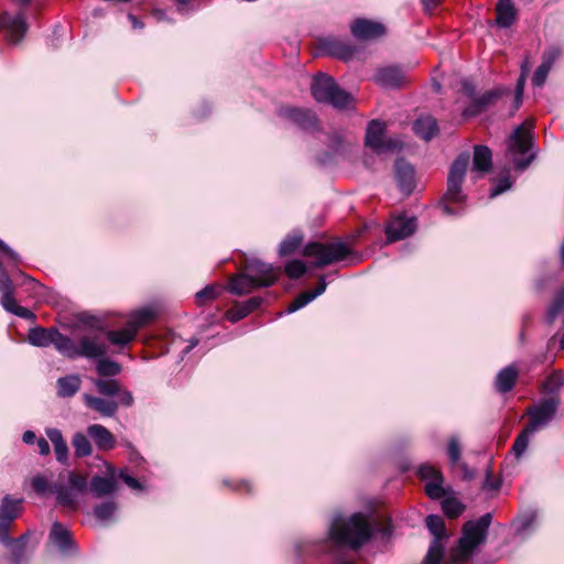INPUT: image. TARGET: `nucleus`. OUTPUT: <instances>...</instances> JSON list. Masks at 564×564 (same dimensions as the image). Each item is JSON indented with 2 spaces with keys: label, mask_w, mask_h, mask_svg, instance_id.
<instances>
[{
  "label": "nucleus",
  "mask_w": 564,
  "mask_h": 564,
  "mask_svg": "<svg viewBox=\"0 0 564 564\" xmlns=\"http://www.w3.org/2000/svg\"><path fill=\"white\" fill-rule=\"evenodd\" d=\"M375 534L369 514L356 512L350 516L335 513L329 522L327 535L319 540H305L296 544L301 555L332 553L334 549L357 551L367 544Z\"/></svg>",
  "instance_id": "obj_1"
},
{
  "label": "nucleus",
  "mask_w": 564,
  "mask_h": 564,
  "mask_svg": "<svg viewBox=\"0 0 564 564\" xmlns=\"http://www.w3.org/2000/svg\"><path fill=\"white\" fill-rule=\"evenodd\" d=\"M30 486L39 497L54 494L58 505L76 509L77 496L86 491L87 477L76 471L61 473L58 482L51 485L44 474H36L30 479Z\"/></svg>",
  "instance_id": "obj_2"
},
{
  "label": "nucleus",
  "mask_w": 564,
  "mask_h": 564,
  "mask_svg": "<svg viewBox=\"0 0 564 564\" xmlns=\"http://www.w3.org/2000/svg\"><path fill=\"white\" fill-rule=\"evenodd\" d=\"M247 273L231 276L228 291L235 295H245L259 288H268L279 279L280 271L272 264L257 259L248 260Z\"/></svg>",
  "instance_id": "obj_3"
},
{
  "label": "nucleus",
  "mask_w": 564,
  "mask_h": 564,
  "mask_svg": "<svg viewBox=\"0 0 564 564\" xmlns=\"http://www.w3.org/2000/svg\"><path fill=\"white\" fill-rule=\"evenodd\" d=\"M419 476L425 481V494L432 499H441L444 513L452 519L459 517L465 506L455 497H452L453 489L444 486V478L440 469L432 465H421L417 470Z\"/></svg>",
  "instance_id": "obj_4"
},
{
  "label": "nucleus",
  "mask_w": 564,
  "mask_h": 564,
  "mask_svg": "<svg viewBox=\"0 0 564 564\" xmlns=\"http://www.w3.org/2000/svg\"><path fill=\"white\" fill-rule=\"evenodd\" d=\"M311 91L317 102L328 104L337 109L348 108L354 100L349 93L341 89L335 79L325 73H318L313 77Z\"/></svg>",
  "instance_id": "obj_5"
},
{
  "label": "nucleus",
  "mask_w": 564,
  "mask_h": 564,
  "mask_svg": "<svg viewBox=\"0 0 564 564\" xmlns=\"http://www.w3.org/2000/svg\"><path fill=\"white\" fill-rule=\"evenodd\" d=\"M531 128L532 123L529 121L518 126L507 142L514 169L519 171L525 170L535 158V154L530 152L532 148Z\"/></svg>",
  "instance_id": "obj_6"
},
{
  "label": "nucleus",
  "mask_w": 564,
  "mask_h": 564,
  "mask_svg": "<svg viewBox=\"0 0 564 564\" xmlns=\"http://www.w3.org/2000/svg\"><path fill=\"white\" fill-rule=\"evenodd\" d=\"M490 523L491 513H485L479 519L465 523L458 551L455 555V563L465 562L473 551L485 541Z\"/></svg>",
  "instance_id": "obj_7"
},
{
  "label": "nucleus",
  "mask_w": 564,
  "mask_h": 564,
  "mask_svg": "<svg viewBox=\"0 0 564 564\" xmlns=\"http://www.w3.org/2000/svg\"><path fill=\"white\" fill-rule=\"evenodd\" d=\"M469 165V154L462 153L453 162L447 176V188L444 194L443 212L447 215H454L455 212L448 204L462 203L465 199V195L462 192V185L465 180L466 171Z\"/></svg>",
  "instance_id": "obj_8"
},
{
  "label": "nucleus",
  "mask_w": 564,
  "mask_h": 564,
  "mask_svg": "<svg viewBox=\"0 0 564 564\" xmlns=\"http://www.w3.org/2000/svg\"><path fill=\"white\" fill-rule=\"evenodd\" d=\"M350 252L349 246L339 240L330 243L311 242L304 248V254L315 258L314 264L318 268L344 260Z\"/></svg>",
  "instance_id": "obj_9"
},
{
  "label": "nucleus",
  "mask_w": 564,
  "mask_h": 564,
  "mask_svg": "<svg viewBox=\"0 0 564 564\" xmlns=\"http://www.w3.org/2000/svg\"><path fill=\"white\" fill-rule=\"evenodd\" d=\"M365 144L378 154L393 152L402 148L401 141L386 137V124L379 120H371L368 123Z\"/></svg>",
  "instance_id": "obj_10"
},
{
  "label": "nucleus",
  "mask_w": 564,
  "mask_h": 564,
  "mask_svg": "<svg viewBox=\"0 0 564 564\" xmlns=\"http://www.w3.org/2000/svg\"><path fill=\"white\" fill-rule=\"evenodd\" d=\"M560 405V399L552 397L541 400L534 406L528 409L530 421L527 425L529 432H536L545 427L554 419Z\"/></svg>",
  "instance_id": "obj_11"
},
{
  "label": "nucleus",
  "mask_w": 564,
  "mask_h": 564,
  "mask_svg": "<svg viewBox=\"0 0 564 564\" xmlns=\"http://www.w3.org/2000/svg\"><path fill=\"white\" fill-rule=\"evenodd\" d=\"M425 523L430 532L434 535V539L430 544L422 564H441L444 554V546L441 542V539L445 536L444 521L437 514H430L426 517Z\"/></svg>",
  "instance_id": "obj_12"
},
{
  "label": "nucleus",
  "mask_w": 564,
  "mask_h": 564,
  "mask_svg": "<svg viewBox=\"0 0 564 564\" xmlns=\"http://www.w3.org/2000/svg\"><path fill=\"white\" fill-rule=\"evenodd\" d=\"M278 116L304 131L318 130V120L312 110L285 106L278 110Z\"/></svg>",
  "instance_id": "obj_13"
},
{
  "label": "nucleus",
  "mask_w": 564,
  "mask_h": 564,
  "mask_svg": "<svg viewBox=\"0 0 564 564\" xmlns=\"http://www.w3.org/2000/svg\"><path fill=\"white\" fill-rule=\"evenodd\" d=\"M0 292L2 294L1 305L7 311L19 317L29 319L34 315L33 313L23 306H20L13 297V284L9 275L4 270L0 272Z\"/></svg>",
  "instance_id": "obj_14"
},
{
  "label": "nucleus",
  "mask_w": 564,
  "mask_h": 564,
  "mask_svg": "<svg viewBox=\"0 0 564 564\" xmlns=\"http://www.w3.org/2000/svg\"><path fill=\"white\" fill-rule=\"evenodd\" d=\"M107 476H93L89 484L87 482V489L94 498H102L110 496L117 491V469L112 465H107Z\"/></svg>",
  "instance_id": "obj_15"
},
{
  "label": "nucleus",
  "mask_w": 564,
  "mask_h": 564,
  "mask_svg": "<svg viewBox=\"0 0 564 564\" xmlns=\"http://www.w3.org/2000/svg\"><path fill=\"white\" fill-rule=\"evenodd\" d=\"M94 386L97 392L107 398L118 397V401L123 406H131L134 402L132 393L122 389L121 384L116 379H96Z\"/></svg>",
  "instance_id": "obj_16"
},
{
  "label": "nucleus",
  "mask_w": 564,
  "mask_h": 564,
  "mask_svg": "<svg viewBox=\"0 0 564 564\" xmlns=\"http://www.w3.org/2000/svg\"><path fill=\"white\" fill-rule=\"evenodd\" d=\"M0 29L6 30L7 39L11 44H18L24 37L28 30L24 14L11 15L4 12L0 17Z\"/></svg>",
  "instance_id": "obj_17"
},
{
  "label": "nucleus",
  "mask_w": 564,
  "mask_h": 564,
  "mask_svg": "<svg viewBox=\"0 0 564 564\" xmlns=\"http://www.w3.org/2000/svg\"><path fill=\"white\" fill-rule=\"evenodd\" d=\"M416 229L415 217L398 216L393 218L386 227L388 242L404 239L411 236Z\"/></svg>",
  "instance_id": "obj_18"
},
{
  "label": "nucleus",
  "mask_w": 564,
  "mask_h": 564,
  "mask_svg": "<svg viewBox=\"0 0 564 564\" xmlns=\"http://www.w3.org/2000/svg\"><path fill=\"white\" fill-rule=\"evenodd\" d=\"M503 93L502 89H492L484 93L479 97L473 98L470 104L463 110V116L470 118L481 113L487 108L495 105Z\"/></svg>",
  "instance_id": "obj_19"
},
{
  "label": "nucleus",
  "mask_w": 564,
  "mask_h": 564,
  "mask_svg": "<svg viewBox=\"0 0 564 564\" xmlns=\"http://www.w3.org/2000/svg\"><path fill=\"white\" fill-rule=\"evenodd\" d=\"M350 29L352 35L359 40H373L386 33L383 24L367 19L355 20Z\"/></svg>",
  "instance_id": "obj_20"
},
{
  "label": "nucleus",
  "mask_w": 564,
  "mask_h": 564,
  "mask_svg": "<svg viewBox=\"0 0 564 564\" xmlns=\"http://www.w3.org/2000/svg\"><path fill=\"white\" fill-rule=\"evenodd\" d=\"M108 352L107 345L97 336H83L78 340V358L99 359Z\"/></svg>",
  "instance_id": "obj_21"
},
{
  "label": "nucleus",
  "mask_w": 564,
  "mask_h": 564,
  "mask_svg": "<svg viewBox=\"0 0 564 564\" xmlns=\"http://www.w3.org/2000/svg\"><path fill=\"white\" fill-rule=\"evenodd\" d=\"M395 181L400 191L404 195H410L415 187V171L414 167L403 159L395 161Z\"/></svg>",
  "instance_id": "obj_22"
},
{
  "label": "nucleus",
  "mask_w": 564,
  "mask_h": 564,
  "mask_svg": "<svg viewBox=\"0 0 564 564\" xmlns=\"http://www.w3.org/2000/svg\"><path fill=\"white\" fill-rule=\"evenodd\" d=\"M83 401L87 409L97 412L102 417L115 416L119 405H121L112 399L96 397L88 393L83 394Z\"/></svg>",
  "instance_id": "obj_23"
},
{
  "label": "nucleus",
  "mask_w": 564,
  "mask_h": 564,
  "mask_svg": "<svg viewBox=\"0 0 564 564\" xmlns=\"http://www.w3.org/2000/svg\"><path fill=\"white\" fill-rule=\"evenodd\" d=\"M319 50L325 54L344 61L350 59L355 54V47L336 37H325L319 41Z\"/></svg>",
  "instance_id": "obj_24"
},
{
  "label": "nucleus",
  "mask_w": 564,
  "mask_h": 564,
  "mask_svg": "<svg viewBox=\"0 0 564 564\" xmlns=\"http://www.w3.org/2000/svg\"><path fill=\"white\" fill-rule=\"evenodd\" d=\"M373 80L383 88H399L405 83V75L398 66H387L378 69Z\"/></svg>",
  "instance_id": "obj_25"
},
{
  "label": "nucleus",
  "mask_w": 564,
  "mask_h": 564,
  "mask_svg": "<svg viewBox=\"0 0 564 564\" xmlns=\"http://www.w3.org/2000/svg\"><path fill=\"white\" fill-rule=\"evenodd\" d=\"M263 299L261 296H253L245 302L236 303L231 308L226 312V317L229 322L236 323L245 318L248 314L256 311L261 306Z\"/></svg>",
  "instance_id": "obj_26"
},
{
  "label": "nucleus",
  "mask_w": 564,
  "mask_h": 564,
  "mask_svg": "<svg viewBox=\"0 0 564 564\" xmlns=\"http://www.w3.org/2000/svg\"><path fill=\"white\" fill-rule=\"evenodd\" d=\"M87 434L94 440L100 451H110L116 445V440L111 432L101 424H91L87 429Z\"/></svg>",
  "instance_id": "obj_27"
},
{
  "label": "nucleus",
  "mask_w": 564,
  "mask_h": 564,
  "mask_svg": "<svg viewBox=\"0 0 564 564\" xmlns=\"http://www.w3.org/2000/svg\"><path fill=\"white\" fill-rule=\"evenodd\" d=\"M50 541L64 554L73 549V540L69 531L61 523L55 522L50 532Z\"/></svg>",
  "instance_id": "obj_28"
},
{
  "label": "nucleus",
  "mask_w": 564,
  "mask_h": 564,
  "mask_svg": "<svg viewBox=\"0 0 564 564\" xmlns=\"http://www.w3.org/2000/svg\"><path fill=\"white\" fill-rule=\"evenodd\" d=\"M327 283L325 279L322 276L319 279V282L317 286L312 291H306L301 294H299L289 305L286 312L288 313H294L305 305H307L310 302L315 300L317 296L322 295L326 290Z\"/></svg>",
  "instance_id": "obj_29"
},
{
  "label": "nucleus",
  "mask_w": 564,
  "mask_h": 564,
  "mask_svg": "<svg viewBox=\"0 0 564 564\" xmlns=\"http://www.w3.org/2000/svg\"><path fill=\"white\" fill-rule=\"evenodd\" d=\"M11 523L3 521L0 519V542L6 545H12V557L13 562L18 564L23 554H24V539L25 536H21L19 540L14 541L9 536V529Z\"/></svg>",
  "instance_id": "obj_30"
},
{
  "label": "nucleus",
  "mask_w": 564,
  "mask_h": 564,
  "mask_svg": "<svg viewBox=\"0 0 564 564\" xmlns=\"http://www.w3.org/2000/svg\"><path fill=\"white\" fill-rule=\"evenodd\" d=\"M492 166V153L486 145H476L474 149L473 170L480 175L490 171Z\"/></svg>",
  "instance_id": "obj_31"
},
{
  "label": "nucleus",
  "mask_w": 564,
  "mask_h": 564,
  "mask_svg": "<svg viewBox=\"0 0 564 564\" xmlns=\"http://www.w3.org/2000/svg\"><path fill=\"white\" fill-rule=\"evenodd\" d=\"M82 387V379L78 375L61 377L56 381V393L59 398L74 397Z\"/></svg>",
  "instance_id": "obj_32"
},
{
  "label": "nucleus",
  "mask_w": 564,
  "mask_h": 564,
  "mask_svg": "<svg viewBox=\"0 0 564 564\" xmlns=\"http://www.w3.org/2000/svg\"><path fill=\"white\" fill-rule=\"evenodd\" d=\"M45 434L54 446V453L57 462L64 464L68 459V446L65 442L62 432L55 427H48L45 430Z\"/></svg>",
  "instance_id": "obj_33"
},
{
  "label": "nucleus",
  "mask_w": 564,
  "mask_h": 564,
  "mask_svg": "<svg viewBox=\"0 0 564 564\" xmlns=\"http://www.w3.org/2000/svg\"><path fill=\"white\" fill-rule=\"evenodd\" d=\"M413 130L421 139L430 141L438 131L437 121L431 116L420 117L413 123Z\"/></svg>",
  "instance_id": "obj_34"
},
{
  "label": "nucleus",
  "mask_w": 564,
  "mask_h": 564,
  "mask_svg": "<svg viewBox=\"0 0 564 564\" xmlns=\"http://www.w3.org/2000/svg\"><path fill=\"white\" fill-rule=\"evenodd\" d=\"M156 317V312L152 307H143L134 311L128 321V326L133 329V333L137 335L138 330L154 321Z\"/></svg>",
  "instance_id": "obj_35"
},
{
  "label": "nucleus",
  "mask_w": 564,
  "mask_h": 564,
  "mask_svg": "<svg viewBox=\"0 0 564 564\" xmlns=\"http://www.w3.org/2000/svg\"><path fill=\"white\" fill-rule=\"evenodd\" d=\"M53 345L63 356L70 359L78 358V343H75L73 339L61 334L58 330H56Z\"/></svg>",
  "instance_id": "obj_36"
},
{
  "label": "nucleus",
  "mask_w": 564,
  "mask_h": 564,
  "mask_svg": "<svg viewBox=\"0 0 564 564\" xmlns=\"http://www.w3.org/2000/svg\"><path fill=\"white\" fill-rule=\"evenodd\" d=\"M517 377L518 371L513 366L501 369L495 380L496 389L501 393L509 392L513 388Z\"/></svg>",
  "instance_id": "obj_37"
},
{
  "label": "nucleus",
  "mask_w": 564,
  "mask_h": 564,
  "mask_svg": "<svg viewBox=\"0 0 564 564\" xmlns=\"http://www.w3.org/2000/svg\"><path fill=\"white\" fill-rule=\"evenodd\" d=\"M56 329H46L42 327L32 328L29 332L28 339L30 344L37 347H47L53 345Z\"/></svg>",
  "instance_id": "obj_38"
},
{
  "label": "nucleus",
  "mask_w": 564,
  "mask_h": 564,
  "mask_svg": "<svg viewBox=\"0 0 564 564\" xmlns=\"http://www.w3.org/2000/svg\"><path fill=\"white\" fill-rule=\"evenodd\" d=\"M496 11V23L500 28L507 29L513 24L517 17V10L513 3H497Z\"/></svg>",
  "instance_id": "obj_39"
},
{
  "label": "nucleus",
  "mask_w": 564,
  "mask_h": 564,
  "mask_svg": "<svg viewBox=\"0 0 564 564\" xmlns=\"http://www.w3.org/2000/svg\"><path fill=\"white\" fill-rule=\"evenodd\" d=\"M21 512V500H13L10 497H4L0 503V519L12 523Z\"/></svg>",
  "instance_id": "obj_40"
},
{
  "label": "nucleus",
  "mask_w": 564,
  "mask_h": 564,
  "mask_svg": "<svg viewBox=\"0 0 564 564\" xmlns=\"http://www.w3.org/2000/svg\"><path fill=\"white\" fill-rule=\"evenodd\" d=\"M107 338L112 345L123 348L135 338V334L133 333V329H131L127 324L122 329L108 330Z\"/></svg>",
  "instance_id": "obj_41"
},
{
  "label": "nucleus",
  "mask_w": 564,
  "mask_h": 564,
  "mask_svg": "<svg viewBox=\"0 0 564 564\" xmlns=\"http://www.w3.org/2000/svg\"><path fill=\"white\" fill-rule=\"evenodd\" d=\"M121 366L115 360L100 357L96 364V371L101 377H115L121 372Z\"/></svg>",
  "instance_id": "obj_42"
},
{
  "label": "nucleus",
  "mask_w": 564,
  "mask_h": 564,
  "mask_svg": "<svg viewBox=\"0 0 564 564\" xmlns=\"http://www.w3.org/2000/svg\"><path fill=\"white\" fill-rule=\"evenodd\" d=\"M118 510V503L113 499L106 500L94 508L95 517L100 521L111 520Z\"/></svg>",
  "instance_id": "obj_43"
},
{
  "label": "nucleus",
  "mask_w": 564,
  "mask_h": 564,
  "mask_svg": "<svg viewBox=\"0 0 564 564\" xmlns=\"http://www.w3.org/2000/svg\"><path fill=\"white\" fill-rule=\"evenodd\" d=\"M560 314H562L564 323V285L557 291L552 304L547 308V322L553 323Z\"/></svg>",
  "instance_id": "obj_44"
},
{
  "label": "nucleus",
  "mask_w": 564,
  "mask_h": 564,
  "mask_svg": "<svg viewBox=\"0 0 564 564\" xmlns=\"http://www.w3.org/2000/svg\"><path fill=\"white\" fill-rule=\"evenodd\" d=\"M72 444L75 449V455L77 457L89 456L93 452L88 437L80 432L76 433L73 436Z\"/></svg>",
  "instance_id": "obj_45"
},
{
  "label": "nucleus",
  "mask_w": 564,
  "mask_h": 564,
  "mask_svg": "<svg viewBox=\"0 0 564 564\" xmlns=\"http://www.w3.org/2000/svg\"><path fill=\"white\" fill-rule=\"evenodd\" d=\"M221 286L219 285H207L203 290L198 291L195 295L198 305H204L213 300L217 299L221 293Z\"/></svg>",
  "instance_id": "obj_46"
},
{
  "label": "nucleus",
  "mask_w": 564,
  "mask_h": 564,
  "mask_svg": "<svg viewBox=\"0 0 564 564\" xmlns=\"http://www.w3.org/2000/svg\"><path fill=\"white\" fill-rule=\"evenodd\" d=\"M536 520L535 512H528L523 516L518 517L514 520L516 532L519 535H525L527 532L533 527Z\"/></svg>",
  "instance_id": "obj_47"
},
{
  "label": "nucleus",
  "mask_w": 564,
  "mask_h": 564,
  "mask_svg": "<svg viewBox=\"0 0 564 564\" xmlns=\"http://www.w3.org/2000/svg\"><path fill=\"white\" fill-rule=\"evenodd\" d=\"M447 456L449 459L451 466L454 468L460 462L462 448L457 437L453 436L449 438L447 444Z\"/></svg>",
  "instance_id": "obj_48"
},
{
  "label": "nucleus",
  "mask_w": 564,
  "mask_h": 564,
  "mask_svg": "<svg viewBox=\"0 0 564 564\" xmlns=\"http://www.w3.org/2000/svg\"><path fill=\"white\" fill-rule=\"evenodd\" d=\"M534 432H529L528 427H525L516 438L512 446V453L517 458H519L525 452L529 444V437Z\"/></svg>",
  "instance_id": "obj_49"
},
{
  "label": "nucleus",
  "mask_w": 564,
  "mask_h": 564,
  "mask_svg": "<svg viewBox=\"0 0 564 564\" xmlns=\"http://www.w3.org/2000/svg\"><path fill=\"white\" fill-rule=\"evenodd\" d=\"M302 243L301 236H289L280 245L279 252L281 256H289L293 253Z\"/></svg>",
  "instance_id": "obj_50"
},
{
  "label": "nucleus",
  "mask_w": 564,
  "mask_h": 564,
  "mask_svg": "<svg viewBox=\"0 0 564 564\" xmlns=\"http://www.w3.org/2000/svg\"><path fill=\"white\" fill-rule=\"evenodd\" d=\"M306 272V265L302 260H291L285 265V273L291 279H297Z\"/></svg>",
  "instance_id": "obj_51"
},
{
  "label": "nucleus",
  "mask_w": 564,
  "mask_h": 564,
  "mask_svg": "<svg viewBox=\"0 0 564 564\" xmlns=\"http://www.w3.org/2000/svg\"><path fill=\"white\" fill-rule=\"evenodd\" d=\"M563 382V376L560 372H554L545 380L544 390L549 393H555L562 387Z\"/></svg>",
  "instance_id": "obj_52"
},
{
  "label": "nucleus",
  "mask_w": 564,
  "mask_h": 564,
  "mask_svg": "<svg viewBox=\"0 0 564 564\" xmlns=\"http://www.w3.org/2000/svg\"><path fill=\"white\" fill-rule=\"evenodd\" d=\"M561 48L557 46L549 47L543 53L541 64L551 69L555 61L561 56Z\"/></svg>",
  "instance_id": "obj_53"
},
{
  "label": "nucleus",
  "mask_w": 564,
  "mask_h": 564,
  "mask_svg": "<svg viewBox=\"0 0 564 564\" xmlns=\"http://www.w3.org/2000/svg\"><path fill=\"white\" fill-rule=\"evenodd\" d=\"M116 477L121 479L129 488H131L133 490H142L143 489L142 484L137 478L130 476L127 473V469L117 470Z\"/></svg>",
  "instance_id": "obj_54"
},
{
  "label": "nucleus",
  "mask_w": 564,
  "mask_h": 564,
  "mask_svg": "<svg viewBox=\"0 0 564 564\" xmlns=\"http://www.w3.org/2000/svg\"><path fill=\"white\" fill-rule=\"evenodd\" d=\"M511 181H510V177L509 175H505L503 177H501L497 185L494 186L491 189H490V193H489V197L490 198H495L497 197L498 195L505 193L506 191H508L509 188H511Z\"/></svg>",
  "instance_id": "obj_55"
},
{
  "label": "nucleus",
  "mask_w": 564,
  "mask_h": 564,
  "mask_svg": "<svg viewBox=\"0 0 564 564\" xmlns=\"http://www.w3.org/2000/svg\"><path fill=\"white\" fill-rule=\"evenodd\" d=\"M550 68H547L546 66L544 65H540L535 72L533 73V76H532V84L536 87H541L544 85L546 78H547V75L550 73Z\"/></svg>",
  "instance_id": "obj_56"
},
{
  "label": "nucleus",
  "mask_w": 564,
  "mask_h": 564,
  "mask_svg": "<svg viewBox=\"0 0 564 564\" xmlns=\"http://www.w3.org/2000/svg\"><path fill=\"white\" fill-rule=\"evenodd\" d=\"M0 251L14 264L19 263L20 256L0 239Z\"/></svg>",
  "instance_id": "obj_57"
},
{
  "label": "nucleus",
  "mask_w": 564,
  "mask_h": 564,
  "mask_svg": "<svg viewBox=\"0 0 564 564\" xmlns=\"http://www.w3.org/2000/svg\"><path fill=\"white\" fill-rule=\"evenodd\" d=\"M500 488V481L491 478L490 471H487L486 479L484 481V489L486 490H498Z\"/></svg>",
  "instance_id": "obj_58"
},
{
  "label": "nucleus",
  "mask_w": 564,
  "mask_h": 564,
  "mask_svg": "<svg viewBox=\"0 0 564 564\" xmlns=\"http://www.w3.org/2000/svg\"><path fill=\"white\" fill-rule=\"evenodd\" d=\"M36 445L39 447V452L41 455L46 456L50 454V452H51L50 444L45 438H43V437L39 438L36 441Z\"/></svg>",
  "instance_id": "obj_59"
},
{
  "label": "nucleus",
  "mask_w": 564,
  "mask_h": 564,
  "mask_svg": "<svg viewBox=\"0 0 564 564\" xmlns=\"http://www.w3.org/2000/svg\"><path fill=\"white\" fill-rule=\"evenodd\" d=\"M525 80H527V74H525V70L522 68L521 75L517 82L516 93H519V94L524 93Z\"/></svg>",
  "instance_id": "obj_60"
},
{
  "label": "nucleus",
  "mask_w": 564,
  "mask_h": 564,
  "mask_svg": "<svg viewBox=\"0 0 564 564\" xmlns=\"http://www.w3.org/2000/svg\"><path fill=\"white\" fill-rule=\"evenodd\" d=\"M426 12H432L440 3V0H421Z\"/></svg>",
  "instance_id": "obj_61"
},
{
  "label": "nucleus",
  "mask_w": 564,
  "mask_h": 564,
  "mask_svg": "<svg viewBox=\"0 0 564 564\" xmlns=\"http://www.w3.org/2000/svg\"><path fill=\"white\" fill-rule=\"evenodd\" d=\"M457 466L460 467L462 473H463V477L465 479H470V478L474 477V471L471 469H469L465 463L459 462V464Z\"/></svg>",
  "instance_id": "obj_62"
},
{
  "label": "nucleus",
  "mask_w": 564,
  "mask_h": 564,
  "mask_svg": "<svg viewBox=\"0 0 564 564\" xmlns=\"http://www.w3.org/2000/svg\"><path fill=\"white\" fill-rule=\"evenodd\" d=\"M463 91L470 98H474L475 87L471 83L465 80L463 83Z\"/></svg>",
  "instance_id": "obj_63"
},
{
  "label": "nucleus",
  "mask_w": 564,
  "mask_h": 564,
  "mask_svg": "<svg viewBox=\"0 0 564 564\" xmlns=\"http://www.w3.org/2000/svg\"><path fill=\"white\" fill-rule=\"evenodd\" d=\"M35 438V434L32 431H25L22 436V440L25 444H33Z\"/></svg>",
  "instance_id": "obj_64"
}]
</instances>
